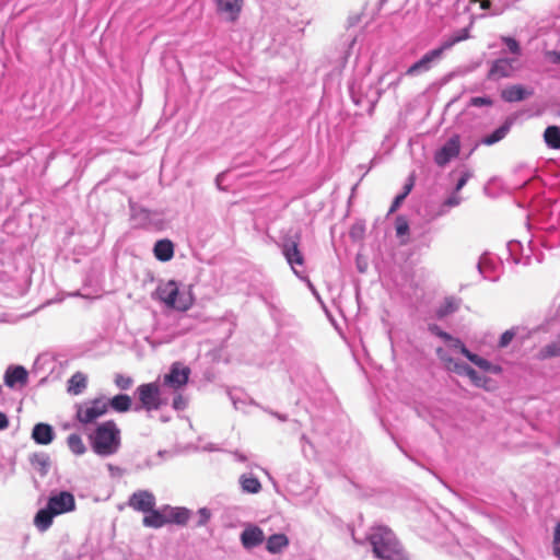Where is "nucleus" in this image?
Returning <instances> with one entry per match:
<instances>
[{"label":"nucleus","instance_id":"obj_12","mask_svg":"<svg viewBox=\"0 0 560 560\" xmlns=\"http://www.w3.org/2000/svg\"><path fill=\"white\" fill-rule=\"evenodd\" d=\"M460 148V137L455 133L435 150L433 155L434 163L439 167H445L459 155Z\"/></svg>","mask_w":560,"mask_h":560},{"label":"nucleus","instance_id":"obj_35","mask_svg":"<svg viewBox=\"0 0 560 560\" xmlns=\"http://www.w3.org/2000/svg\"><path fill=\"white\" fill-rule=\"evenodd\" d=\"M467 360L486 373L499 375L503 372V369L500 364L492 363L491 361L472 351L468 355Z\"/></svg>","mask_w":560,"mask_h":560},{"label":"nucleus","instance_id":"obj_8","mask_svg":"<svg viewBox=\"0 0 560 560\" xmlns=\"http://www.w3.org/2000/svg\"><path fill=\"white\" fill-rule=\"evenodd\" d=\"M107 413L105 397L100 396L94 399L75 405V420L84 425V430L91 424L98 423L97 420Z\"/></svg>","mask_w":560,"mask_h":560},{"label":"nucleus","instance_id":"obj_20","mask_svg":"<svg viewBox=\"0 0 560 560\" xmlns=\"http://www.w3.org/2000/svg\"><path fill=\"white\" fill-rule=\"evenodd\" d=\"M534 95V89L524 84H511L501 91V98L506 103L523 102Z\"/></svg>","mask_w":560,"mask_h":560},{"label":"nucleus","instance_id":"obj_25","mask_svg":"<svg viewBox=\"0 0 560 560\" xmlns=\"http://www.w3.org/2000/svg\"><path fill=\"white\" fill-rule=\"evenodd\" d=\"M105 406L107 407V412L113 410L118 413H126L131 410L133 411L135 402L128 394L119 393L110 398H105Z\"/></svg>","mask_w":560,"mask_h":560},{"label":"nucleus","instance_id":"obj_26","mask_svg":"<svg viewBox=\"0 0 560 560\" xmlns=\"http://www.w3.org/2000/svg\"><path fill=\"white\" fill-rule=\"evenodd\" d=\"M164 511H166L167 524L186 526L191 516V511L185 506L164 504Z\"/></svg>","mask_w":560,"mask_h":560},{"label":"nucleus","instance_id":"obj_59","mask_svg":"<svg viewBox=\"0 0 560 560\" xmlns=\"http://www.w3.org/2000/svg\"><path fill=\"white\" fill-rule=\"evenodd\" d=\"M546 58L552 65H560V50H547Z\"/></svg>","mask_w":560,"mask_h":560},{"label":"nucleus","instance_id":"obj_11","mask_svg":"<svg viewBox=\"0 0 560 560\" xmlns=\"http://www.w3.org/2000/svg\"><path fill=\"white\" fill-rule=\"evenodd\" d=\"M444 52L438 46L427 51L420 59L411 63L404 72L406 77H418L430 71L443 57Z\"/></svg>","mask_w":560,"mask_h":560},{"label":"nucleus","instance_id":"obj_62","mask_svg":"<svg viewBox=\"0 0 560 560\" xmlns=\"http://www.w3.org/2000/svg\"><path fill=\"white\" fill-rule=\"evenodd\" d=\"M173 456L172 452L167 451V450H160L156 454H155V458H154V462H161V464L171 458Z\"/></svg>","mask_w":560,"mask_h":560},{"label":"nucleus","instance_id":"obj_49","mask_svg":"<svg viewBox=\"0 0 560 560\" xmlns=\"http://www.w3.org/2000/svg\"><path fill=\"white\" fill-rule=\"evenodd\" d=\"M471 177H472V172L469 168L465 167L460 172V175H459V177L456 180V184H455V187H454L455 192L460 191Z\"/></svg>","mask_w":560,"mask_h":560},{"label":"nucleus","instance_id":"obj_14","mask_svg":"<svg viewBox=\"0 0 560 560\" xmlns=\"http://www.w3.org/2000/svg\"><path fill=\"white\" fill-rule=\"evenodd\" d=\"M256 295L268 307L271 317L278 320L282 315V307L279 294L272 284H266L256 290Z\"/></svg>","mask_w":560,"mask_h":560},{"label":"nucleus","instance_id":"obj_22","mask_svg":"<svg viewBox=\"0 0 560 560\" xmlns=\"http://www.w3.org/2000/svg\"><path fill=\"white\" fill-rule=\"evenodd\" d=\"M463 300L460 298L448 295L434 308L433 317L436 320H444L446 317L459 311Z\"/></svg>","mask_w":560,"mask_h":560},{"label":"nucleus","instance_id":"obj_16","mask_svg":"<svg viewBox=\"0 0 560 560\" xmlns=\"http://www.w3.org/2000/svg\"><path fill=\"white\" fill-rule=\"evenodd\" d=\"M30 373L21 364H10L3 374V384L10 389H21L28 384Z\"/></svg>","mask_w":560,"mask_h":560},{"label":"nucleus","instance_id":"obj_48","mask_svg":"<svg viewBox=\"0 0 560 560\" xmlns=\"http://www.w3.org/2000/svg\"><path fill=\"white\" fill-rule=\"evenodd\" d=\"M197 516H198V520L195 524V527H202L209 523V521L212 516V513L209 508L203 506L197 511Z\"/></svg>","mask_w":560,"mask_h":560},{"label":"nucleus","instance_id":"obj_54","mask_svg":"<svg viewBox=\"0 0 560 560\" xmlns=\"http://www.w3.org/2000/svg\"><path fill=\"white\" fill-rule=\"evenodd\" d=\"M365 232V225L362 222L354 223L350 229V237L352 240H360L363 237Z\"/></svg>","mask_w":560,"mask_h":560},{"label":"nucleus","instance_id":"obj_37","mask_svg":"<svg viewBox=\"0 0 560 560\" xmlns=\"http://www.w3.org/2000/svg\"><path fill=\"white\" fill-rule=\"evenodd\" d=\"M241 489L245 493L256 494L261 490L260 480L253 474H243L238 479Z\"/></svg>","mask_w":560,"mask_h":560},{"label":"nucleus","instance_id":"obj_7","mask_svg":"<svg viewBox=\"0 0 560 560\" xmlns=\"http://www.w3.org/2000/svg\"><path fill=\"white\" fill-rule=\"evenodd\" d=\"M348 90L352 103L358 107L364 108L371 116L381 98L382 91L372 84L364 86L363 84H357L355 81L348 83Z\"/></svg>","mask_w":560,"mask_h":560},{"label":"nucleus","instance_id":"obj_18","mask_svg":"<svg viewBox=\"0 0 560 560\" xmlns=\"http://www.w3.org/2000/svg\"><path fill=\"white\" fill-rule=\"evenodd\" d=\"M244 549L252 550L265 541L264 530L256 524H247L240 535Z\"/></svg>","mask_w":560,"mask_h":560},{"label":"nucleus","instance_id":"obj_30","mask_svg":"<svg viewBox=\"0 0 560 560\" xmlns=\"http://www.w3.org/2000/svg\"><path fill=\"white\" fill-rule=\"evenodd\" d=\"M508 260L513 264L528 265L530 261V255L524 256V247L522 242L518 240H511L506 243Z\"/></svg>","mask_w":560,"mask_h":560},{"label":"nucleus","instance_id":"obj_47","mask_svg":"<svg viewBox=\"0 0 560 560\" xmlns=\"http://www.w3.org/2000/svg\"><path fill=\"white\" fill-rule=\"evenodd\" d=\"M462 199L460 197L457 195V192H455V190L445 198V200L443 201L442 206H441V209L439 211V214L442 215L445 213V210L444 208H453V207H456L460 203Z\"/></svg>","mask_w":560,"mask_h":560},{"label":"nucleus","instance_id":"obj_64","mask_svg":"<svg viewBox=\"0 0 560 560\" xmlns=\"http://www.w3.org/2000/svg\"><path fill=\"white\" fill-rule=\"evenodd\" d=\"M228 394H229V397H230V399H231V401H232L233 406L235 407V409H238V408H240V404H242V405H244V404H245V401H244V400H242V399L237 398V397H236L232 392H229Z\"/></svg>","mask_w":560,"mask_h":560},{"label":"nucleus","instance_id":"obj_21","mask_svg":"<svg viewBox=\"0 0 560 560\" xmlns=\"http://www.w3.org/2000/svg\"><path fill=\"white\" fill-rule=\"evenodd\" d=\"M476 267L483 279L490 280L492 282H495L499 280L500 276L497 271L500 268V266L497 262L495 257H493L489 253H483L479 257V260H478Z\"/></svg>","mask_w":560,"mask_h":560},{"label":"nucleus","instance_id":"obj_63","mask_svg":"<svg viewBox=\"0 0 560 560\" xmlns=\"http://www.w3.org/2000/svg\"><path fill=\"white\" fill-rule=\"evenodd\" d=\"M10 424L7 413L0 411V431L5 430Z\"/></svg>","mask_w":560,"mask_h":560},{"label":"nucleus","instance_id":"obj_27","mask_svg":"<svg viewBox=\"0 0 560 560\" xmlns=\"http://www.w3.org/2000/svg\"><path fill=\"white\" fill-rule=\"evenodd\" d=\"M152 252L156 260L167 262L174 257L175 245L170 238H161L154 243Z\"/></svg>","mask_w":560,"mask_h":560},{"label":"nucleus","instance_id":"obj_2","mask_svg":"<svg viewBox=\"0 0 560 560\" xmlns=\"http://www.w3.org/2000/svg\"><path fill=\"white\" fill-rule=\"evenodd\" d=\"M90 447L100 457L115 455L121 446V431L114 420L98 422L84 430Z\"/></svg>","mask_w":560,"mask_h":560},{"label":"nucleus","instance_id":"obj_53","mask_svg":"<svg viewBox=\"0 0 560 560\" xmlns=\"http://www.w3.org/2000/svg\"><path fill=\"white\" fill-rule=\"evenodd\" d=\"M415 183H416V176H415V173H411L407 177V179H406V182H405V184L402 186L401 191L398 192V194L402 195V197L406 199L409 196V194L412 191V189L415 187Z\"/></svg>","mask_w":560,"mask_h":560},{"label":"nucleus","instance_id":"obj_39","mask_svg":"<svg viewBox=\"0 0 560 560\" xmlns=\"http://www.w3.org/2000/svg\"><path fill=\"white\" fill-rule=\"evenodd\" d=\"M537 359L539 360H548L552 358H560V332L557 335L556 339L551 342L542 346L537 354Z\"/></svg>","mask_w":560,"mask_h":560},{"label":"nucleus","instance_id":"obj_23","mask_svg":"<svg viewBox=\"0 0 560 560\" xmlns=\"http://www.w3.org/2000/svg\"><path fill=\"white\" fill-rule=\"evenodd\" d=\"M56 438L54 427L46 422H37L34 424L31 433V439L37 445H49Z\"/></svg>","mask_w":560,"mask_h":560},{"label":"nucleus","instance_id":"obj_61","mask_svg":"<svg viewBox=\"0 0 560 560\" xmlns=\"http://www.w3.org/2000/svg\"><path fill=\"white\" fill-rule=\"evenodd\" d=\"M300 443H301V447H302V453L304 454V456L306 457L308 454H307V448H306V445L310 446V450L313 451V444L312 442L310 441V439L306 436V434H302L301 438H300Z\"/></svg>","mask_w":560,"mask_h":560},{"label":"nucleus","instance_id":"obj_46","mask_svg":"<svg viewBox=\"0 0 560 560\" xmlns=\"http://www.w3.org/2000/svg\"><path fill=\"white\" fill-rule=\"evenodd\" d=\"M114 383L120 390H128L133 385V378L129 375L117 373Z\"/></svg>","mask_w":560,"mask_h":560},{"label":"nucleus","instance_id":"obj_36","mask_svg":"<svg viewBox=\"0 0 560 560\" xmlns=\"http://www.w3.org/2000/svg\"><path fill=\"white\" fill-rule=\"evenodd\" d=\"M470 37V26H466L459 30H456L448 38L444 39L439 47L443 52L451 49L457 43L466 40Z\"/></svg>","mask_w":560,"mask_h":560},{"label":"nucleus","instance_id":"obj_55","mask_svg":"<svg viewBox=\"0 0 560 560\" xmlns=\"http://www.w3.org/2000/svg\"><path fill=\"white\" fill-rule=\"evenodd\" d=\"M299 280H301L302 282H304L306 284V287L310 289V291L312 292V294L316 298V300L320 303V304H324L323 301H322V298L317 291V289L315 288L314 283L311 281L310 277H308V273H305L301 277L298 278Z\"/></svg>","mask_w":560,"mask_h":560},{"label":"nucleus","instance_id":"obj_29","mask_svg":"<svg viewBox=\"0 0 560 560\" xmlns=\"http://www.w3.org/2000/svg\"><path fill=\"white\" fill-rule=\"evenodd\" d=\"M528 335L529 332L526 330L525 327L513 326L500 335L497 346L499 349H505L511 345V342L515 338H518L521 341H524L528 337Z\"/></svg>","mask_w":560,"mask_h":560},{"label":"nucleus","instance_id":"obj_24","mask_svg":"<svg viewBox=\"0 0 560 560\" xmlns=\"http://www.w3.org/2000/svg\"><path fill=\"white\" fill-rule=\"evenodd\" d=\"M435 353L441 361L447 364V369L451 372H454L459 376H468L470 370L472 369V366H470L468 363L451 357L442 347H439Z\"/></svg>","mask_w":560,"mask_h":560},{"label":"nucleus","instance_id":"obj_3","mask_svg":"<svg viewBox=\"0 0 560 560\" xmlns=\"http://www.w3.org/2000/svg\"><path fill=\"white\" fill-rule=\"evenodd\" d=\"M301 232L293 231L292 229L282 230L278 240L275 241V244L296 278L307 273L306 258L301 248Z\"/></svg>","mask_w":560,"mask_h":560},{"label":"nucleus","instance_id":"obj_51","mask_svg":"<svg viewBox=\"0 0 560 560\" xmlns=\"http://www.w3.org/2000/svg\"><path fill=\"white\" fill-rule=\"evenodd\" d=\"M493 105V100L488 95L474 96L469 100V106L472 107H490Z\"/></svg>","mask_w":560,"mask_h":560},{"label":"nucleus","instance_id":"obj_52","mask_svg":"<svg viewBox=\"0 0 560 560\" xmlns=\"http://www.w3.org/2000/svg\"><path fill=\"white\" fill-rule=\"evenodd\" d=\"M552 552L560 560V522L556 524L553 529Z\"/></svg>","mask_w":560,"mask_h":560},{"label":"nucleus","instance_id":"obj_34","mask_svg":"<svg viewBox=\"0 0 560 560\" xmlns=\"http://www.w3.org/2000/svg\"><path fill=\"white\" fill-rule=\"evenodd\" d=\"M467 377L469 378L471 384L477 388H482L487 392H493L498 388V384L493 378L480 374L474 368L470 370Z\"/></svg>","mask_w":560,"mask_h":560},{"label":"nucleus","instance_id":"obj_56","mask_svg":"<svg viewBox=\"0 0 560 560\" xmlns=\"http://www.w3.org/2000/svg\"><path fill=\"white\" fill-rule=\"evenodd\" d=\"M405 200L406 199L402 197V195L397 194L392 201L387 215L395 213L402 206Z\"/></svg>","mask_w":560,"mask_h":560},{"label":"nucleus","instance_id":"obj_58","mask_svg":"<svg viewBox=\"0 0 560 560\" xmlns=\"http://www.w3.org/2000/svg\"><path fill=\"white\" fill-rule=\"evenodd\" d=\"M159 465H161V462H154V458L148 457L143 460V463L137 465V469L138 470L151 469L152 467L159 466Z\"/></svg>","mask_w":560,"mask_h":560},{"label":"nucleus","instance_id":"obj_33","mask_svg":"<svg viewBox=\"0 0 560 560\" xmlns=\"http://www.w3.org/2000/svg\"><path fill=\"white\" fill-rule=\"evenodd\" d=\"M56 516H58V515L51 509H49V506L46 504V506L40 508L35 513L33 522H34V525L36 526V528L40 533H44L50 528V526L52 525L54 518Z\"/></svg>","mask_w":560,"mask_h":560},{"label":"nucleus","instance_id":"obj_57","mask_svg":"<svg viewBox=\"0 0 560 560\" xmlns=\"http://www.w3.org/2000/svg\"><path fill=\"white\" fill-rule=\"evenodd\" d=\"M480 5L482 10L488 11L491 15H498L502 13L500 8H492V0H482Z\"/></svg>","mask_w":560,"mask_h":560},{"label":"nucleus","instance_id":"obj_5","mask_svg":"<svg viewBox=\"0 0 560 560\" xmlns=\"http://www.w3.org/2000/svg\"><path fill=\"white\" fill-rule=\"evenodd\" d=\"M135 412L145 410L148 412L160 410L167 405V399L162 396L158 382L140 384L135 390Z\"/></svg>","mask_w":560,"mask_h":560},{"label":"nucleus","instance_id":"obj_1","mask_svg":"<svg viewBox=\"0 0 560 560\" xmlns=\"http://www.w3.org/2000/svg\"><path fill=\"white\" fill-rule=\"evenodd\" d=\"M366 540L372 547L374 558L378 560H409L401 542L386 525L371 527L366 534Z\"/></svg>","mask_w":560,"mask_h":560},{"label":"nucleus","instance_id":"obj_60","mask_svg":"<svg viewBox=\"0 0 560 560\" xmlns=\"http://www.w3.org/2000/svg\"><path fill=\"white\" fill-rule=\"evenodd\" d=\"M261 409L265 412L269 413L270 416L275 417L276 419H278L281 422L288 421V415L287 413H281V412L275 411V410H272L269 407H261Z\"/></svg>","mask_w":560,"mask_h":560},{"label":"nucleus","instance_id":"obj_41","mask_svg":"<svg viewBox=\"0 0 560 560\" xmlns=\"http://www.w3.org/2000/svg\"><path fill=\"white\" fill-rule=\"evenodd\" d=\"M395 231L396 236L400 238V244H406L407 241L404 237H408L410 234V225L407 218L402 214H398L395 219Z\"/></svg>","mask_w":560,"mask_h":560},{"label":"nucleus","instance_id":"obj_19","mask_svg":"<svg viewBox=\"0 0 560 560\" xmlns=\"http://www.w3.org/2000/svg\"><path fill=\"white\" fill-rule=\"evenodd\" d=\"M156 504L154 494L149 490H137L128 499V505L135 511L147 513Z\"/></svg>","mask_w":560,"mask_h":560},{"label":"nucleus","instance_id":"obj_6","mask_svg":"<svg viewBox=\"0 0 560 560\" xmlns=\"http://www.w3.org/2000/svg\"><path fill=\"white\" fill-rule=\"evenodd\" d=\"M130 218L136 229L162 231L165 228L162 212L148 209L135 202H130Z\"/></svg>","mask_w":560,"mask_h":560},{"label":"nucleus","instance_id":"obj_44","mask_svg":"<svg viewBox=\"0 0 560 560\" xmlns=\"http://www.w3.org/2000/svg\"><path fill=\"white\" fill-rule=\"evenodd\" d=\"M445 343L448 348L458 350L463 357L466 359L471 353V351L466 347V345L457 337H454L451 334V340H446Z\"/></svg>","mask_w":560,"mask_h":560},{"label":"nucleus","instance_id":"obj_50","mask_svg":"<svg viewBox=\"0 0 560 560\" xmlns=\"http://www.w3.org/2000/svg\"><path fill=\"white\" fill-rule=\"evenodd\" d=\"M188 406V399L178 392L175 393L172 400V408L176 411H183Z\"/></svg>","mask_w":560,"mask_h":560},{"label":"nucleus","instance_id":"obj_38","mask_svg":"<svg viewBox=\"0 0 560 560\" xmlns=\"http://www.w3.org/2000/svg\"><path fill=\"white\" fill-rule=\"evenodd\" d=\"M542 138L548 149L560 150V126H547L544 130Z\"/></svg>","mask_w":560,"mask_h":560},{"label":"nucleus","instance_id":"obj_40","mask_svg":"<svg viewBox=\"0 0 560 560\" xmlns=\"http://www.w3.org/2000/svg\"><path fill=\"white\" fill-rule=\"evenodd\" d=\"M86 385L88 376L82 372H77L68 381V392L79 395L86 388Z\"/></svg>","mask_w":560,"mask_h":560},{"label":"nucleus","instance_id":"obj_43","mask_svg":"<svg viewBox=\"0 0 560 560\" xmlns=\"http://www.w3.org/2000/svg\"><path fill=\"white\" fill-rule=\"evenodd\" d=\"M502 43L506 47L509 52H511L513 56L518 57V56L522 55V46H521L520 42L515 37H513V36H503L502 37Z\"/></svg>","mask_w":560,"mask_h":560},{"label":"nucleus","instance_id":"obj_10","mask_svg":"<svg viewBox=\"0 0 560 560\" xmlns=\"http://www.w3.org/2000/svg\"><path fill=\"white\" fill-rule=\"evenodd\" d=\"M191 369L180 361L173 362L167 373L163 375L162 384L164 387L174 389L175 392L182 390L189 382Z\"/></svg>","mask_w":560,"mask_h":560},{"label":"nucleus","instance_id":"obj_28","mask_svg":"<svg viewBox=\"0 0 560 560\" xmlns=\"http://www.w3.org/2000/svg\"><path fill=\"white\" fill-rule=\"evenodd\" d=\"M142 524L144 527L149 528H162L167 524L166 511H164V505L160 509L155 506L144 513Z\"/></svg>","mask_w":560,"mask_h":560},{"label":"nucleus","instance_id":"obj_13","mask_svg":"<svg viewBox=\"0 0 560 560\" xmlns=\"http://www.w3.org/2000/svg\"><path fill=\"white\" fill-rule=\"evenodd\" d=\"M513 124L514 118L512 116L506 117L505 120L499 127L494 128L491 132L485 135L479 141H477L465 155V159H469L470 155L480 144L489 147L503 140L510 132Z\"/></svg>","mask_w":560,"mask_h":560},{"label":"nucleus","instance_id":"obj_42","mask_svg":"<svg viewBox=\"0 0 560 560\" xmlns=\"http://www.w3.org/2000/svg\"><path fill=\"white\" fill-rule=\"evenodd\" d=\"M67 444L69 450L77 456H81L86 452V446L78 433H71L67 438Z\"/></svg>","mask_w":560,"mask_h":560},{"label":"nucleus","instance_id":"obj_32","mask_svg":"<svg viewBox=\"0 0 560 560\" xmlns=\"http://www.w3.org/2000/svg\"><path fill=\"white\" fill-rule=\"evenodd\" d=\"M28 462L31 466L39 474L40 477H46L51 466L50 456L45 452H35L30 455Z\"/></svg>","mask_w":560,"mask_h":560},{"label":"nucleus","instance_id":"obj_45","mask_svg":"<svg viewBox=\"0 0 560 560\" xmlns=\"http://www.w3.org/2000/svg\"><path fill=\"white\" fill-rule=\"evenodd\" d=\"M427 329L432 336L440 338L444 342L451 340V332L442 329V327L435 323H429Z\"/></svg>","mask_w":560,"mask_h":560},{"label":"nucleus","instance_id":"obj_15","mask_svg":"<svg viewBox=\"0 0 560 560\" xmlns=\"http://www.w3.org/2000/svg\"><path fill=\"white\" fill-rule=\"evenodd\" d=\"M57 515L69 513L75 510L74 495L68 490H60L48 497L47 503Z\"/></svg>","mask_w":560,"mask_h":560},{"label":"nucleus","instance_id":"obj_4","mask_svg":"<svg viewBox=\"0 0 560 560\" xmlns=\"http://www.w3.org/2000/svg\"><path fill=\"white\" fill-rule=\"evenodd\" d=\"M155 295L166 308L178 312L188 311L195 303L191 285H185L176 280L159 284Z\"/></svg>","mask_w":560,"mask_h":560},{"label":"nucleus","instance_id":"obj_31","mask_svg":"<svg viewBox=\"0 0 560 560\" xmlns=\"http://www.w3.org/2000/svg\"><path fill=\"white\" fill-rule=\"evenodd\" d=\"M289 545L290 539L284 533H275L266 539L265 548L270 555H279Z\"/></svg>","mask_w":560,"mask_h":560},{"label":"nucleus","instance_id":"obj_9","mask_svg":"<svg viewBox=\"0 0 560 560\" xmlns=\"http://www.w3.org/2000/svg\"><path fill=\"white\" fill-rule=\"evenodd\" d=\"M489 69L486 79L491 82H498L502 79L514 77L518 69V59L516 57L502 56L488 60Z\"/></svg>","mask_w":560,"mask_h":560},{"label":"nucleus","instance_id":"obj_17","mask_svg":"<svg viewBox=\"0 0 560 560\" xmlns=\"http://www.w3.org/2000/svg\"><path fill=\"white\" fill-rule=\"evenodd\" d=\"M215 11L224 16L228 22L234 23L240 19L244 0H213Z\"/></svg>","mask_w":560,"mask_h":560}]
</instances>
